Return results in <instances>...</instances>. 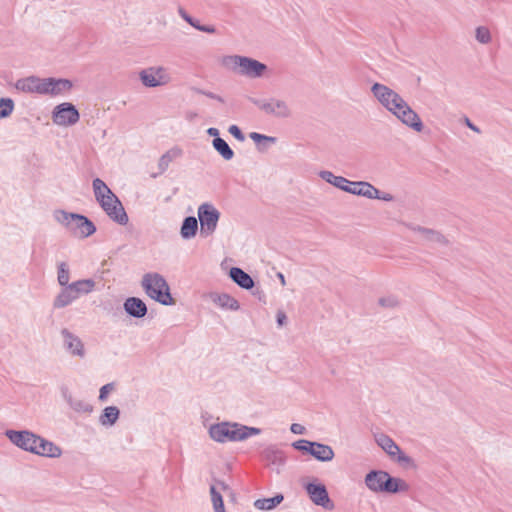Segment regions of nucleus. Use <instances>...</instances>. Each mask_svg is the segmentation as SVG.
<instances>
[{"label":"nucleus","mask_w":512,"mask_h":512,"mask_svg":"<svg viewBox=\"0 0 512 512\" xmlns=\"http://www.w3.org/2000/svg\"><path fill=\"white\" fill-rule=\"evenodd\" d=\"M209 436L216 442H240L251 436L259 435L260 428L249 427L237 422H220L209 427Z\"/></svg>","instance_id":"nucleus-1"},{"label":"nucleus","mask_w":512,"mask_h":512,"mask_svg":"<svg viewBox=\"0 0 512 512\" xmlns=\"http://www.w3.org/2000/svg\"><path fill=\"white\" fill-rule=\"evenodd\" d=\"M221 66L227 71L251 79L261 78L266 73V64L241 55H226L220 59Z\"/></svg>","instance_id":"nucleus-2"},{"label":"nucleus","mask_w":512,"mask_h":512,"mask_svg":"<svg viewBox=\"0 0 512 512\" xmlns=\"http://www.w3.org/2000/svg\"><path fill=\"white\" fill-rule=\"evenodd\" d=\"M53 218L72 236L80 239L87 238L96 232L95 224L82 214L57 209L53 212Z\"/></svg>","instance_id":"nucleus-3"},{"label":"nucleus","mask_w":512,"mask_h":512,"mask_svg":"<svg viewBox=\"0 0 512 512\" xmlns=\"http://www.w3.org/2000/svg\"><path fill=\"white\" fill-rule=\"evenodd\" d=\"M364 482L367 488L375 493L395 494L409 489V485L404 480L392 477L383 470H371L366 474Z\"/></svg>","instance_id":"nucleus-4"},{"label":"nucleus","mask_w":512,"mask_h":512,"mask_svg":"<svg viewBox=\"0 0 512 512\" xmlns=\"http://www.w3.org/2000/svg\"><path fill=\"white\" fill-rule=\"evenodd\" d=\"M141 286L145 293L154 301L165 306L175 304V299L170 293L167 281L159 273H146L142 277Z\"/></svg>","instance_id":"nucleus-5"},{"label":"nucleus","mask_w":512,"mask_h":512,"mask_svg":"<svg viewBox=\"0 0 512 512\" xmlns=\"http://www.w3.org/2000/svg\"><path fill=\"white\" fill-rule=\"evenodd\" d=\"M319 177L325 182L331 184L333 187L342 190L343 192H380L377 188L368 182H352L327 170L320 171Z\"/></svg>","instance_id":"nucleus-6"},{"label":"nucleus","mask_w":512,"mask_h":512,"mask_svg":"<svg viewBox=\"0 0 512 512\" xmlns=\"http://www.w3.org/2000/svg\"><path fill=\"white\" fill-rule=\"evenodd\" d=\"M97 201L111 220L119 225H126L128 215L117 194H95Z\"/></svg>","instance_id":"nucleus-7"},{"label":"nucleus","mask_w":512,"mask_h":512,"mask_svg":"<svg viewBox=\"0 0 512 512\" xmlns=\"http://www.w3.org/2000/svg\"><path fill=\"white\" fill-rule=\"evenodd\" d=\"M139 79L143 86L147 88H156L168 85L171 82L172 77L168 68L157 65L140 70Z\"/></svg>","instance_id":"nucleus-8"},{"label":"nucleus","mask_w":512,"mask_h":512,"mask_svg":"<svg viewBox=\"0 0 512 512\" xmlns=\"http://www.w3.org/2000/svg\"><path fill=\"white\" fill-rule=\"evenodd\" d=\"M294 449L309 454L321 462H328L334 458L333 449L326 444L300 439L292 443Z\"/></svg>","instance_id":"nucleus-9"},{"label":"nucleus","mask_w":512,"mask_h":512,"mask_svg":"<svg viewBox=\"0 0 512 512\" xmlns=\"http://www.w3.org/2000/svg\"><path fill=\"white\" fill-rule=\"evenodd\" d=\"M390 113L408 128L418 133L422 132L424 125L421 118L404 98Z\"/></svg>","instance_id":"nucleus-10"},{"label":"nucleus","mask_w":512,"mask_h":512,"mask_svg":"<svg viewBox=\"0 0 512 512\" xmlns=\"http://www.w3.org/2000/svg\"><path fill=\"white\" fill-rule=\"evenodd\" d=\"M220 213L211 204L203 203L198 208V218L200 221V233L202 236L207 237L212 235L217 227Z\"/></svg>","instance_id":"nucleus-11"},{"label":"nucleus","mask_w":512,"mask_h":512,"mask_svg":"<svg viewBox=\"0 0 512 512\" xmlns=\"http://www.w3.org/2000/svg\"><path fill=\"white\" fill-rule=\"evenodd\" d=\"M80 119L79 111L69 102L58 104L52 111V121L58 126H72Z\"/></svg>","instance_id":"nucleus-12"},{"label":"nucleus","mask_w":512,"mask_h":512,"mask_svg":"<svg viewBox=\"0 0 512 512\" xmlns=\"http://www.w3.org/2000/svg\"><path fill=\"white\" fill-rule=\"evenodd\" d=\"M371 92L388 112H391L403 100L399 93L384 84L374 83Z\"/></svg>","instance_id":"nucleus-13"},{"label":"nucleus","mask_w":512,"mask_h":512,"mask_svg":"<svg viewBox=\"0 0 512 512\" xmlns=\"http://www.w3.org/2000/svg\"><path fill=\"white\" fill-rule=\"evenodd\" d=\"M253 103L263 112L278 118L291 116V108L288 103L279 98L253 100Z\"/></svg>","instance_id":"nucleus-14"},{"label":"nucleus","mask_w":512,"mask_h":512,"mask_svg":"<svg viewBox=\"0 0 512 512\" xmlns=\"http://www.w3.org/2000/svg\"><path fill=\"white\" fill-rule=\"evenodd\" d=\"M376 443L391 457L396 458L400 464L410 465L413 460L410 456L404 454L395 441L385 434L375 436Z\"/></svg>","instance_id":"nucleus-15"},{"label":"nucleus","mask_w":512,"mask_h":512,"mask_svg":"<svg viewBox=\"0 0 512 512\" xmlns=\"http://www.w3.org/2000/svg\"><path fill=\"white\" fill-rule=\"evenodd\" d=\"M5 435L17 447L33 453L38 435L28 430H6Z\"/></svg>","instance_id":"nucleus-16"},{"label":"nucleus","mask_w":512,"mask_h":512,"mask_svg":"<svg viewBox=\"0 0 512 512\" xmlns=\"http://www.w3.org/2000/svg\"><path fill=\"white\" fill-rule=\"evenodd\" d=\"M305 490L310 500L318 506L331 510L334 505L329 497L326 486L322 483H308L305 485Z\"/></svg>","instance_id":"nucleus-17"},{"label":"nucleus","mask_w":512,"mask_h":512,"mask_svg":"<svg viewBox=\"0 0 512 512\" xmlns=\"http://www.w3.org/2000/svg\"><path fill=\"white\" fill-rule=\"evenodd\" d=\"M403 225L409 230L419 234L423 242L438 244L441 246H447L449 244V240L440 231L413 223H403Z\"/></svg>","instance_id":"nucleus-18"},{"label":"nucleus","mask_w":512,"mask_h":512,"mask_svg":"<svg viewBox=\"0 0 512 512\" xmlns=\"http://www.w3.org/2000/svg\"><path fill=\"white\" fill-rule=\"evenodd\" d=\"M64 349L72 356L83 358L85 356V348L82 340L67 328H63L60 332Z\"/></svg>","instance_id":"nucleus-19"},{"label":"nucleus","mask_w":512,"mask_h":512,"mask_svg":"<svg viewBox=\"0 0 512 512\" xmlns=\"http://www.w3.org/2000/svg\"><path fill=\"white\" fill-rule=\"evenodd\" d=\"M45 86L46 78H41L34 75L21 78L15 84L16 89L21 92L35 93L43 96H45Z\"/></svg>","instance_id":"nucleus-20"},{"label":"nucleus","mask_w":512,"mask_h":512,"mask_svg":"<svg viewBox=\"0 0 512 512\" xmlns=\"http://www.w3.org/2000/svg\"><path fill=\"white\" fill-rule=\"evenodd\" d=\"M73 84L64 78L46 77L45 96L60 97L71 91Z\"/></svg>","instance_id":"nucleus-21"},{"label":"nucleus","mask_w":512,"mask_h":512,"mask_svg":"<svg viewBox=\"0 0 512 512\" xmlns=\"http://www.w3.org/2000/svg\"><path fill=\"white\" fill-rule=\"evenodd\" d=\"M33 453L40 455V456L57 458V457L61 456L62 450L59 446L55 445L53 442H51L47 439H44L41 436H38Z\"/></svg>","instance_id":"nucleus-22"},{"label":"nucleus","mask_w":512,"mask_h":512,"mask_svg":"<svg viewBox=\"0 0 512 512\" xmlns=\"http://www.w3.org/2000/svg\"><path fill=\"white\" fill-rule=\"evenodd\" d=\"M262 457L268 463V465L272 466L275 470H277V472H279L280 468L285 464L286 461L284 452L273 445L265 448L262 451Z\"/></svg>","instance_id":"nucleus-23"},{"label":"nucleus","mask_w":512,"mask_h":512,"mask_svg":"<svg viewBox=\"0 0 512 512\" xmlns=\"http://www.w3.org/2000/svg\"><path fill=\"white\" fill-rule=\"evenodd\" d=\"M125 312L135 318H143L147 314L145 302L137 297H129L123 304Z\"/></svg>","instance_id":"nucleus-24"},{"label":"nucleus","mask_w":512,"mask_h":512,"mask_svg":"<svg viewBox=\"0 0 512 512\" xmlns=\"http://www.w3.org/2000/svg\"><path fill=\"white\" fill-rule=\"evenodd\" d=\"M229 277L242 289L250 290L254 287L253 278L239 267H232L229 271Z\"/></svg>","instance_id":"nucleus-25"},{"label":"nucleus","mask_w":512,"mask_h":512,"mask_svg":"<svg viewBox=\"0 0 512 512\" xmlns=\"http://www.w3.org/2000/svg\"><path fill=\"white\" fill-rule=\"evenodd\" d=\"M77 299L78 297L76 296L75 292L73 291L70 285L63 286V288L60 290V292L57 294L53 301V307L55 309L67 307Z\"/></svg>","instance_id":"nucleus-26"},{"label":"nucleus","mask_w":512,"mask_h":512,"mask_svg":"<svg viewBox=\"0 0 512 512\" xmlns=\"http://www.w3.org/2000/svg\"><path fill=\"white\" fill-rule=\"evenodd\" d=\"M63 397L70 408L77 413L90 414L93 411V406L90 403L84 399L73 397L67 391L63 392Z\"/></svg>","instance_id":"nucleus-27"},{"label":"nucleus","mask_w":512,"mask_h":512,"mask_svg":"<svg viewBox=\"0 0 512 512\" xmlns=\"http://www.w3.org/2000/svg\"><path fill=\"white\" fill-rule=\"evenodd\" d=\"M212 301L224 309H230L233 311H236L240 308V305L236 299H234L232 296L223 293V294H217L212 293L211 294Z\"/></svg>","instance_id":"nucleus-28"},{"label":"nucleus","mask_w":512,"mask_h":512,"mask_svg":"<svg viewBox=\"0 0 512 512\" xmlns=\"http://www.w3.org/2000/svg\"><path fill=\"white\" fill-rule=\"evenodd\" d=\"M198 230V222L194 216H188L184 218L181 228L180 235L183 239L193 238Z\"/></svg>","instance_id":"nucleus-29"},{"label":"nucleus","mask_w":512,"mask_h":512,"mask_svg":"<svg viewBox=\"0 0 512 512\" xmlns=\"http://www.w3.org/2000/svg\"><path fill=\"white\" fill-rule=\"evenodd\" d=\"M212 146L225 161L233 159L234 151L231 149L228 143L221 137L214 138L212 140Z\"/></svg>","instance_id":"nucleus-30"},{"label":"nucleus","mask_w":512,"mask_h":512,"mask_svg":"<svg viewBox=\"0 0 512 512\" xmlns=\"http://www.w3.org/2000/svg\"><path fill=\"white\" fill-rule=\"evenodd\" d=\"M95 284V281L92 279H82L70 283V286L75 292L76 296L79 298L82 295H87L90 292H92L95 287Z\"/></svg>","instance_id":"nucleus-31"},{"label":"nucleus","mask_w":512,"mask_h":512,"mask_svg":"<svg viewBox=\"0 0 512 512\" xmlns=\"http://www.w3.org/2000/svg\"><path fill=\"white\" fill-rule=\"evenodd\" d=\"M284 500V496L280 493L271 498L257 499L254 502V507L258 510L269 511L277 507Z\"/></svg>","instance_id":"nucleus-32"},{"label":"nucleus","mask_w":512,"mask_h":512,"mask_svg":"<svg viewBox=\"0 0 512 512\" xmlns=\"http://www.w3.org/2000/svg\"><path fill=\"white\" fill-rule=\"evenodd\" d=\"M119 415L120 410L116 406H108L100 415L99 422L103 426H112L117 422Z\"/></svg>","instance_id":"nucleus-33"},{"label":"nucleus","mask_w":512,"mask_h":512,"mask_svg":"<svg viewBox=\"0 0 512 512\" xmlns=\"http://www.w3.org/2000/svg\"><path fill=\"white\" fill-rule=\"evenodd\" d=\"M210 495L214 512H225L222 495L215 485L210 486Z\"/></svg>","instance_id":"nucleus-34"},{"label":"nucleus","mask_w":512,"mask_h":512,"mask_svg":"<svg viewBox=\"0 0 512 512\" xmlns=\"http://www.w3.org/2000/svg\"><path fill=\"white\" fill-rule=\"evenodd\" d=\"M475 39L479 44L488 45L492 42V34L486 26H477L475 28Z\"/></svg>","instance_id":"nucleus-35"},{"label":"nucleus","mask_w":512,"mask_h":512,"mask_svg":"<svg viewBox=\"0 0 512 512\" xmlns=\"http://www.w3.org/2000/svg\"><path fill=\"white\" fill-rule=\"evenodd\" d=\"M57 281L60 286H69L70 270L66 262H61L57 267Z\"/></svg>","instance_id":"nucleus-36"},{"label":"nucleus","mask_w":512,"mask_h":512,"mask_svg":"<svg viewBox=\"0 0 512 512\" xmlns=\"http://www.w3.org/2000/svg\"><path fill=\"white\" fill-rule=\"evenodd\" d=\"M249 137L252 141H254L258 145H263L265 148H267L270 145H273L277 142V138L273 136H267L264 134H260L258 132H251L249 134Z\"/></svg>","instance_id":"nucleus-37"},{"label":"nucleus","mask_w":512,"mask_h":512,"mask_svg":"<svg viewBox=\"0 0 512 512\" xmlns=\"http://www.w3.org/2000/svg\"><path fill=\"white\" fill-rule=\"evenodd\" d=\"M14 108L15 104L11 98H0V119L8 118Z\"/></svg>","instance_id":"nucleus-38"},{"label":"nucleus","mask_w":512,"mask_h":512,"mask_svg":"<svg viewBox=\"0 0 512 512\" xmlns=\"http://www.w3.org/2000/svg\"><path fill=\"white\" fill-rule=\"evenodd\" d=\"M172 160H173V156L171 155L170 152L163 154L158 160V169H159L158 173L159 174L164 173L168 169Z\"/></svg>","instance_id":"nucleus-39"},{"label":"nucleus","mask_w":512,"mask_h":512,"mask_svg":"<svg viewBox=\"0 0 512 512\" xmlns=\"http://www.w3.org/2000/svg\"><path fill=\"white\" fill-rule=\"evenodd\" d=\"M379 305L386 308H395L399 305V301L395 296L382 297L378 301Z\"/></svg>","instance_id":"nucleus-40"},{"label":"nucleus","mask_w":512,"mask_h":512,"mask_svg":"<svg viewBox=\"0 0 512 512\" xmlns=\"http://www.w3.org/2000/svg\"><path fill=\"white\" fill-rule=\"evenodd\" d=\"M113 389H114L113 383H108V384L103 385L99 391V400L105 401L108 397L109 392L112 391Z\"/></svg>","instance_id":"nucleus-41"},{"label":"nucleus","mask_w":512,"mask_h":512,"mask_svg":"<svg viewBox=\"0 0 512 512\" xmlns=\"http://www.w3.org/2000/svg\"><path fill=\"white\" fill-rule=\"evenodd\" d=\"M94 192H111L108 186L99 178L93 181Z\"/></svg>","instance_id":"nucleus-42"},{"label":"nucleus","mask_w":512,"mask_h":512,"mask_svg":"<svg viewBox=\"0 0 512 512\" xmlns=\"http://www.w3.org/2000/svg\"><path fill=\"white\" fill-rule=\"evenodd\" d=\"M229 133L235 137L238 141L243 142L245 140V136L237 125H231L228 129Z\"/></svg>","instance_id":"nucleus-43"},{"label":"nucleus","mask_w":512,"mask_h":512,"mask_svg":"<svg viewBox=\"0 0 512 512\" xmlns=\"http://www.w3.org/2000/svg\"><path fill=\"white\" fill-rule=\"evenodd\" d=\"M363 196H367L371 199H379L384 201H391L393 200L392 194H362Z\"/></svg>","instance_id":"nucleus-44"},{"label":"nucleus","mask_w":512,"mask_h":512,"mask_svg":"<svg viewBox=\"0 0 512 512\" xmlns=\"http://www.w3.org/2000/svg\"><path fill=\"white\" fill-rule=\"evenodd\" d=\"M290 431L293 433V434H298V435H302L305 433L306 429L303 425L299 424V423H293L291 426H290Z\"/></svg>","instance_id":"nucleus-45"},{"label":"nucleus","mask_w":512,"mask_h":512,"mask_svg":"<svg viewBox=\"0 0 512 512\" xmlns=\"http://www.w3.org/2000/svg\"><path fill=\"white\" fill-rule=\"evenodd\" d=\"M180 15L182 16V18L187 22L189 23L191 26H193L194 28H196V26L199 24L197 21H195L192 17H190L185 11L183 10H180Z\"/></svg>","instance_id":"nucleus-46"},{"label":"nucleus","mask_w":512,"mask_h":512,"mask_svg":"<svg viewBox=\"0 0 512 512\" xmlns=\"http://www.w3.org/2000/svg\"><path fill=\"white\" fill-rule=\"evenodd\" d=\"M276 321L279 326H283L287 322V316L284 312L278 311L276 315Z\"/></svg>","instance_id":"nucleus-47"},{"label":"nucleus","mask_w":512,"mask_h":512,"mask_svg":"<svg viewBox=\"0 0 512 512\" xmlns=\"http://www.w3.org/2000/svg\"><path fill=\"white\" fill-rule=\"evenodd\" d=\"M196 29L205 33H215V28L213 26H207V25H200L198 24L196 26Z\"/></svg>","instance_id":"nucleus-48"},{"label":"nucleus","mask_w":512,"mask_h":512,"mask_svg":"<svg viewBox=\"0 0 512 512\" xmlns=\"http://www.w3.org/2000/svg\"><path fill=\"white\" fill-rule=\"evenodd\" d=\"M464 123L465 125L471 129L472 131L476 132V133H481V130L479 129V127H477L476 125H474L469 118H465L464 119Z\"/></svg>","instance_id":"nucleus-49"},{"label":"nucleus","mask_w":512,"mask_h":512,"mask_svg":"<svg viewBox=\"0 0 512 512\" xmlns=\"http://www.w3.org/2000/svg\"><path fill=\"white\" fill-rule=\"evenodd\" d=\"M207 134L211 137H219V130L217 128H214V127H210L207 129Z\"/></svg>","instance_id":"nucleus-50"},{"label":"nucleus","mask_w":512,"mask_h":512,"mask_svg":"<svg viewBox=\"0 0 512 512\" xmlns=\"http://www.w3.org/2000/svg\"><path fill=\"white\" fill-rule=\"evenodd\" d=\"M277 278L280 280V283L282 284V286L286 285V280H285V276L283 275V273L278 272Z\"/></svg>","instance_id":"nucleus-51"},{"label":"nucleus","mask_w":512,"mask_h":512,"mask_svg":"<svg viewBox=\"0 0 512 512\" xmlns=\"http://www.w3.org/2000/svg\"><path fill=\"white\" fill-rule=\"evenodd\" d=\"M216 484L222 490L228 489V486L224 482H222V481H217Z\"/></svg>","instance_id":"nucleus-52"}]
</instances>
